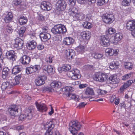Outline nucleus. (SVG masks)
<instances>
[{
  "mask_svg": "<svg viewBox=\"0 0 135 135\" xmlns=\"http://www.w3.org/2000/svg\"><path fill=\"white\" fill-rule=\"evenodd\" d=\"M71 68V66L69 65H64L61 68L64 71H67V75L69 77L74 80L80 78L81 77L79 71L75 69V70H69Z\"/></svg>",
  "mask_w": 135,
  "mask_h": 135,
  "instance_id": "obj_1",
  "label": "nucleus"
},
{
  "mask_svg": "<svg viewBox=\"0 0 135 135\" xmlns=\"http://www.w3.org/2000/svg\"><path fill=\"white\" fill-rule=\"evenodd\" d=\"M69 130L73 135H76L81 129V125L78 120H74L70 121L69 124Z\"/></svg>",
  "mask_w": 135,
  "mask_h": 135,
  "instance_id": "obj_2",
  "label": "nucleus"
},
{
  "mask_svg": "<svg viewBox=\"0 0 135 135\" xmlns=\"http://www.w3.org/2000/svg\"><path fill=\"white\" fill-rule=\"evenodd\" d=\"M76 11V8H70L68 10V12L69 15L72 18H73L74 21L78 20H82L84 18L85 15L82 13H76L75 11Z\"/></svg>",
  "mask_w": 135,
  "mask_h": 135,
  "instance_id": "obj_3",
  "label": "nucleus"
},
{
  "mask_svg": "<svg viewBox=\"0 0 135 135\" xmlns=\"http://www.w3.org/2000/svg\"><path fill=\"white\" fill-rule=\"evenodd\" d=\"M35 109L33 105L29 106L26 109L25 114H21L19 116L20 120L21 121L24 120L26 118L28 119H31L32 117V112Z\"/></svg>",
  "mask_w": 135,
  "mask_h": 135,
  "instance_id": "obj_4",
  "label": "nucleus"
},
{
  "mask_svg": "<svg viewBox=\"0 0 135 135\" xmlns=\"http://www.w3.org/2000/svg\"><path fill=\"white\" fill-rule=\"evenodd\" d=\"M65 26L62 25H56L51 30V32L54 34H63L66 32Z\"/></svg>",
  "mask_w": 135,
  "mask_h": 135,
  "instance_id": "obj_5",
  "label": "nucleus"
},
{
  "mask_svg": "<svg viewBox=\"0 0 135 135\" xmlns=\"http://www.w3.org/2000/svg\"><path fill=\"white\" fill-rule=\"evenodd\" d=\"M7 111L11 116L15 117L18 113V108L17 105H12L9 106Z\"/></svg>",
  "mask_w": 135,
  "mask_h": 135,
  "instance_id": "obj_6",
  "label": "nucleus"
},
{
  "mask_svg": "<svg viewBox=\"0 0 135 135\" xmlns=\"http://www.w3.org/2000/svg\"><path fill=\"white\" fill-rule=\"evenodd\" d=\"M38 111L40 112H46L47 110L48 107L46 104L43 103H40L36 101L35 103Z\"/></svg>",
  "mask_w": 135,
  "mask_h": 135,
  "instance_id": "obj_7",
  "label": "nucleus"
},
{
  "mask_svg": "<svg viewBox=\"0 0 135 135\" xmlns=\"http://www.w3.org/2000/svg\"><path fill=\"white\" fill-rule=\"evenodd\" d=\"M103 21L107 23H110L114 20V16L112 14H104L102 16Z\"/></svg>",
  "mask_w": 135,
  "mask_h": 135,
  "instance_id": "obj_8",
  "label": "nucleus"
},
{
  "mask_svg": "<svg viewBox=\"0 0 135 135\" xmlns=\"http://www.w3.org/2000/svg\"><path fill=\"white\" fill-rule=\"evenodd\" d=\"M62 95L68 100L73 99L76 102L79 101V96L75 93H63Z\"/></svg>",
  "mask_w": 135,
  "mask_h": 135,
  "instance_id": "obj_9",
  "label": "nucleus"
},
{
  "mask_svg": "<svg viewBox=\"0 0 135 135\" xmlns=\"http://www.w3.org/2000/svg\"><path fill=\"white\" fill-rule=\"evenodd\" d=\"M40 67L39 65H36L34 66L27 67L26 69V73L28 74L32 73L39 70Z\"/></svg>",
  "mask_w": 135,
  "mask_h": 135,
  "instance_id": "obj_10",
  "label": "nucleus"
},
{
  "mask_svg": "<svg viewBox=\"0 0 135 135\" xmlns=\"http://www.w3.org/2000/svg\"><path fill=\"white\" fill-rule=\"evenodd\" d=\"M108 75L102 73L101 74H97L94 79L97 81L103 82L105 81L108 78Z\"/></svg>",
  "mask_w": 135,
  "mask_h": 135,
  "instance_id": "obj_11",
  "label": "nucleus"
},
{
  "mask_svg": "<svg viewBox=\"0 0 135 135\" xmlns=\"http://www.w3.org/2000/svg\"><path fill=\"white\" fill-rule=\"evenodd\" d=\"M47 79V77L45 76H41L39 77L35 80V84L39 86L42 85L45 83V80Z\"/></svg>",
  "mask_w": 135,
  "mask_h": 135,
  "instance_id": "obj_12",
  "label": "nucleus"
},
{
  "mask_svg": "<svg viewBox=\"0 0 135 135\" xmlns=\"http://www.w3.org/2000/svg\"><path fill=\"white\" fill-rule=\"evenodd\" d=\"M81 98L83 99L89 98L90 101H94V100H92V98H96L98 97V95H95V93H82Z\"/></svg>",
  "mask_w": 135,
  "mask_h": 135,
  "instance_id": "obj_13",
  "label": "nucleus"
},
{
  "mask_svg": "<svg viewBox=\"0 0 135 135\" xmlns=\"http://www.w3.org/2000/svg\"><path fill=\"white\" fill-rule=\"evenodd\" d=\"M66 4L64 0H59L56 3V6L57 9L63 11L66 8Z\"/></svg>",
  "mask_w": 135,
  "mask_h": 135,
  "instance_id": "obj_14",
  "label": "nucleus"
},
{
  "mask_svg": "<svg viewBox=\"0 0 135 135\" xmlns=\"http://www.w3.org/2000/svg\"><path fill=\"white\" fill-rule=\"evenodd\" d=\"M127 29L129 30H135V20H129L126 24Z\"/></svg>",
  "mask_w": 135,
  "mask_h": 135,
  "instance_id": "obj_15",
  "label": "nucleus"
},
{
  "mask_svg": "<svg viewBox=\"0 0 135 135\" xmlns=\"http://www.w3.org/2000/svg\"><path fill=\"white\" fill-rule=\"evenodd\" d=\"M40 7L43 10L49 11L52 8V5L48 2L44 1L41 3Z\"/></svg>",
  "mask_w": 135,
  "mask_h": 135,
  "instance_id": "obj_16",
  "label": "nucleus"
},
{
  "mask_svg": "<svg viewBox=\"0 0 135 135\" xmlns=\"http://www.w3.org/2000/svg\"><path fill=\"white\" fill-rule=\"evenodd\" d=\"M6 56L7 58L13 61L15 60L16 58L15 55V52L13 50H10L7 51L6 53Z\"/></svg>",
  "mask_w": 135,
  "mask_h": 135,
  "instance_id": "obj_17",
  "label": "nucleus"
},
{
  "mask_svg": "<svg viewBox=\"0 0 135 135\" xmlns=\"http://www.w3.org/2000/svg\"><path fill=\"white\" fill-rule=\"evenodd\" d=\"M13 3L15 6L18 7L21 10L25 8V5L22 0H14Z\"/></svg>",
  "mask_w": 135,
  "mask_h": 135,
  "instance_id": "obj_18",
  "label": "nucleus"
},
{
  "mask_svg": "<svg viewBox=\"0 0 135 135\" xmlns=\"http://www.w3.org/2000/svg\"><path fill=\"white\" fill-rule=\"evenodd\" d=\"M44 127L45 129H48L53 130L55 127V124L53 121H48L44 124Z\"/></svg>",
  "mask_w": 135,
  "mask_h": 135,
  "instance_id": "obj_19",
  "label": "nucleus"
},
{
  "mask_svg": "<svg viewBox=\"0 0 135 135\" xmlns=\"http://www.w3.org/2000/svg\"><path fill=\"white\" fill-rule=\"evenodd\" d=\"M20 60L22 64L27 65L31 61V59L28 56L24 55L20 58Z\"/></svg>",
  "mask_w": 135,
  "mask_h": 135,
  "instance_id": "obj_20",
  "label": "nucleus"
},
{
  "mask_svg": "<svg viewBox=\"0 0 135 135\" xmlns=\"http://www.w3.org/2000/svg\"><path fill=\"white\" fill-rule=\"evenodd\" d=\"M110 83L113 84H115L118 83L119 81V78H117V76L115 75H111L107 79Z\"/></svg>",
  "mask_w": 135,
  "mask_h": 135,
  "instance_id": "obj_21",
  "label": "nucleus"
},
{
  "mask_svg": "<svg viewBox=\"0 0 135 135\" xmlns=\"http://www.w3.org/2000/svg\"><path fill=\"white\" fill-rule=\"evenodd\" d=\"M15 42L14 44V46L16 48H18V49H22L23 46L24 41L23 40L21 39H16L15 40Z\"/></svg>",
  "mask_w": 135,
  "mask_h": 135,
  "instance_id": "obj_22",
  "label": "nucleus"
},
{
  "mask_svg": "<svg viewBox=\"0 0 135 135\" xmlns=\"http://www.w3.org/2000/svg\"><path fill=\"white\" fill-rule=\"evenodd\" d=\"M109 40L104 36H102L101 38L100 44L104 47H108L110 45Z\"/></svg>",
  "mask_w": 135,
  "mask_h": 135,
  "instance_id": "obj_23",
  "label": "nucleus"
},
{
  "mask_svg": "<svg viewBox=\"0 0 135 135\" xmlns=\"http://www.w3.org/2000/svg\"><path fill=\"white\" fill-rule=\"evenodd\" d=\"M62 85V83L60 82L57 81H53L50 84V86L55 89L60 88Z\"/></svg>",
  "mask_w": 135,
  "mask_h": 135,
  "instance_id": "obj_24",
  "label": "nucleus"
},
{
  "mask_svg": "<svg viewBox=\"0 0 135 135\" xmlns=\"http://www.w3.org/2000/svg\"><path fill=\"white\" fill-rule=\"evenodd\" d=\"M66 51V55L67 58L71 59L75 56V52L72 49H68Z\"/></svg>",
  "mask_w": 135,
  "mask_h": 135,
  "instance_id": "obj_25",
  "label": "nucleus"
},
{
  "mask_svg": "<svg viewBox=\"0 0 135 135\" xmlns=\"http://www.w3.org/2000/svg\"><path fill=\"white\" fill-rule=\"evenodd\" d=\"M122 38V35L120 33H117L114 36V39L113 43L116 45L118 41L120 40Z\"/></svg>",
  "mask_w": 135,
  "mask_h": 135,
  "instance_id": "obj_26",
  "label": "nucleus"
},
{
  "mask_svg": "<svg viewBox=\"0 0 135 135\" xmlns=\"http://www.w3.org/2000/svg\"><path fill=\"white\" fill-rule=\"evenodd\" d=\"M40 36L42 41H43V40H45L49 39L51 37L50 35L46 32H43L40 33Z\"/></svg>",
  "mask_w": 135,
  "mask_h": 135,
  "instance_id": "obj_27",
  "label": "nucleus"
},
{
  "mask_svg": "<svg viewBox=\"0 0 135 135\" xmlns=\"http://www.w3.org/2000/svg\"><path fill=\"white\" fill-rule=\"evenodd\" d=\"M74 40L71 37H66L64 39L63 43L65 45H69L72 44L74 42Z\"/></svg>",
  "mask_w": 135,
  "mask_h": 135,
  "instance_id": "obj_28",
  "label": "nucleus"
},
{
  "mask_svg": "<svg viewBox=\"0 0 135 135\" xmlns=\"http://www.w3.org/2000/svg\"><path fill=\"white\" fill-rule=\"evenodd\" d=\"M80 35L83 39L88 40L89 39L90 37V33L88 31L81 32Z\"/></svg>",
  "mask_w": 135,
  "mask_h": 135,
  "instance_id": "obj_29",
  "label": "nucleus"
},
{
  "mask_svg": "<svg viewBox=\"0 0 135 135\" xmlns=\"http://www.w3.org/2000/svg\"><path fill=\"white\" fill-rule=\"evenodd\" d=\"M10 72L9 69L8 68H4L2 71V77L4 79L8 76Z\"/></svg>",
  "mask_w": 135,
  "mask_h": 135,
  "instance_id": "obj_30",
  "label": "nucleus"
},
{
  "mask_svg": "<svg viewBox=\"0 0 135 135\" xmlns=\"http://www.w3.org/2000/svg\"><path fill=\"white\" fill-rule=\"evenodd\" d=\"M43 92H57L56 89L52 88L51 87L45 86L42 88Z\"/></svg>",
  "mask_w": 135,
  "mask_h": 135,
  "instance_id": "obj_31",
  "label": "nucleus"
},
{
  "mask_svg": "<svg viewBox=\"0 0 135 135\" xmlns=\"http://www.w3.org/2000/svg\"><path fill=\"white\" fill-rule=\"evenodd\" d=\"M43 69L49 74L51 73L53 71V67L50 65H45L43 67Z\"/></svg>",
  "mask_w": 135,
  "mask_h": 135,
  "instance_id": "obj_32",
  "label": "nucleus"
},
{
  "mask_svg": "<svg viewBox=\"0 0 135 135\" xmlns=\"http://www.w3.org/2000/svg\"><path fill=\"white\" fill-rule=\"evenodd\" d=\"M119 66V63L118 61L112 62L110 64L109 68L112 69H117Z\"/></svg>",
  "mask_w": 135,
  "mask_h": 135,
  "instance_id": "obj_33",
  "label": "nucleus"
},
{
  "mask_svg": "<svg viewBox=\"0 0 135 135\" xmlns=\"http://www.w3.org/2000/svg\"><path fill=\"white\" fill-rule=\"evenodd\" d=\"M21 70V66H16L12 69V73L14 75H16Z\"/></svg>",
  "mask_w": 135,
  "mask_h": 135,
  "instance_id": "obj_34",
  "label": "nucleus"
},
{
  "mask_svg": "<svg viewBox=\"0 0 135 135\" xmlns=\"http://www.w3.org/2000/svg\"><path fill=\"white\" fill-rule=\"evenodd\" d=\"M62 91L64 92H68L70 93L73 91L74 89L71 86H66L61 89Z\"/></svg>",
  "mask_w": 135,
  "mask_h": 135,
  "instance_id": "obj_35",
  "label": "nucleus"
},
{
  "mask_svg": "<svg viewBox=\"0 0 135 135\" xmlns=\"http://www.w3.org/2000/svg\"><path fill=\"white\" fill-rule=\"evenodd\" d=\"M36 43L34 40H32L28 44V48L30 50H32L36 47Z\"/></svg>",
  "mask_w": 135,
  "mask_h": 135,
  "instance_id": "obj_36",
  "label": "nucleus"
},
{
  "mask_svg": "<svg viewBox=\"0 0 135 135\" xmlns=\"http://www.w3.org/2000/svg\"><path fill=\"white\" fill-rule=\"evenodd\" d=\"M18 21L20 24L21 25L26 24L27 21V18L23 16H21L18 19Z\"/></svg>",
  "mask_w": 135,
  "mask_h": 135,
  "instance_id": "obj_37",
  "label": "nucleus"
},
{
  "mask_svg": "<svg viewBox=\"0 0 135 135\" xmlns=\"http://www.w3.org/2000/svg\"><path fill=\"white\" fill-rule=\"evenodd\" d=\"M12 17L13 15L12 13L10 12H8L4 18V20L6 22L8 23L11 21Z\"/></svg>",
  "mask_w": 135,
  "mask_h": 135,
  "instance_id": "obj_38",
  "label": "nucleus"
},
{
  "mask_svg": "<svg viewBox=\"0 0 135 135\" xmlns=\"http://www.w3.org/2000/svg\"><path fill=\"white\" fill-rule=\"evenodd\" d=\"M105 52L107 55L111 56L114 54V50L112 48H108L106 49Z\"/></svg>",
  "mask_w": 135,
  "mask_h": 135,
  "instance_id": "obj_39",
  "label": "nucleus"
},
{
  "mask_svg": "<svg viewBox=\"0 0 135 135\" xmlns=\"http://www.w3.org/2000/svg\"><path fill=\"white\" fill-rule=\"evenodd\" d=\"M124 66L126 69L131 70L133 67V64L131 62H126L124 63Z\"/></svg>",
  "mask_w": 135,
  "mask_h": 135,
  "instance_id": "obj_40",
  "label": "nucleus"
},
{
  "mask_svg": "<svg viewBox=\"0 0 135 135\" xmlns=\"http://www.w3.org/2000/svg\"><path fill=\"white\" fill-rule=\"evenodd\" d=\"M75 50L78 52L82 54L84 52L85 47L84 46L80 45L77 47Z\"/></svg>",
  "mask_w": 135,
  "mask_h": 135,
  "instance_id": "obj_41",
  "label": "nucleus"
},
{
  "mask_svg": "<svg viewBox=\"0 0 135 135\" xmlns=\"http://www.w3.org/2000/svg\"><path fill=\"white\" fill-rule=\"evenodd\" d=\"M21 75V74H20L16 76L15 78V82H14L13 83V85H17L20 83V80L22 76Z\"/></svg>",
  "mask_w": 135,
  "mask_h": 135,
  "instance_id": "obj_42",
  "label": "nucleus"
},
{
  "mask_svg": "<svg viewBox=\"0 0 135 135\" xmlns=\"http://www.w3.org/2000/svg\"><path fill=\"white\" fill-rule=\"evenodd\" d=\"M115 32V30L112 28H109L108 30L106 31L107 35L108 36L109 35H112Z\"/></svg>",
  "mask_w": 135,
  "mask_h": 135,
  "instance_id": "obj_43",
  "label": "nucleus"
},
{
  "mask_svg": "<svg viewBox=\"0 0 135 135\" xmlns=\"http://www.w3.org/2000/svg\"><path fill=\"white\" fill-rule=\"evenodd\" d=\"M83 27L85 28L90 29L92 26V25L90 22L87 21L84 22L82 24Z\"/></svg>",
  "mask_w": 135,
  "mask_h": 135,
  "instance_id": "obj_44",
  "label": "nucleus"
},
{
  "mask_svg": "<svg viewBox=\"0 0 135 135\" xmlns=\"http://www.w3.org/2000/svg\"><path fill=\"white\" fill-rule=\"evenodd\" d=\"M26 28L25 27H21L19 31V35L20 36L22 37L24 33L26 30Z\"/></svg>",
  "mask_w": 135,
  "mask_h": 135,
  "instance_id": "obj_45",
  "label": "nucleus"
},
{
  "mask_svg": "<svg viewBox=\"0 0 135 135\" xmlns=\"http://www.w3.org/2000/svg\"><path fill=\"white\" fill-rule=\"evenodd\" d=\"M93 56L96 59H100L102 58L103 55L102 54L98 53H94L92 54Z\"/></svg>",
  "mask_w": 135,
  "mask_h": 135,
  "instance_id": "obj_46",
  "label": "nucleus"
},
{
  "mask_svg": "<svg viewBox=\"0 0 135 135\" xmlns=\"http://www.w3.org/2000/svg\"><path fill=\"white\" fill-rule=\"evenodd\" d=\"M9 85V83L8 82L3 83L1 86V88L2 90H4Z\"/></svg>",
  "mask_w": 135,
  "mask_h": 135,
  "instance_id": "obj_47",
  "label": "nucleus"
},
{
  "mask_svg": "<svg viewBox=\"0 0 135 135\" xmlns=\"http://www.w3.org/2000/svg\"><path fill=\"white\" fill-rule=\"evenodd\" d=\"M131 1V0H123L122 4L123 6H128L130 5Z\"/></svg>",
  "mask_w": 135,
  "mask_h": 135,
  "instance_id": "obj_48",
  "label": "nucleus"
},
{
  "mask_svg": "<svg viewBox=\"0 0 135 135\" xmlns=\"http://www.w3.org/2000/svg\"><path fill=\"white\" fill-rule=\"evenodd\" d=\"M46 132L45 133V135H52L53 134V130L46 129Z\"/></svg>",
  "mask_w": 135,
  "mask_h": 135,
  "instance_id": "obj_49",
  "label": "nucleus"
},
{
  "mask_svg": "<svg viewBox=\"0 0 135 135\" xmlns=\"http://www.w3.org/2000/svg\"><path fill=\"white\" fill-rule=\"evenodd\" d=\"M133 82V81L132 80H128L126 83H124V85L125 88H127L129 86L131 85L132 83Z\"/></svg>",
  "mask_w": 135,
  "mask_h": 135,
  "instance_id": "obj_50",
  "label": "nucleus"
},
{
  "mask_svg": "<svg viewBox=\"0 0 135 135\" xmlns=\"http://www.w3.org/2000/svg\"><path fill=\"white\" fill-rule=\"evenodd\" d=\"M116 97L115 95H112L110 96L109 97V99L110 102L111 103L113 102L114 100L116 98Z\"/></svg>",
  "mask_w": 135,
  "mask_h": 135,
  "instance_id": "obj_51",
  "label": "nucleus"
},
{
  "mask_svg": "<svg viewBox=\"0 0 135 135\" xmlns=\"http://www.w3.org/2000/svg\"><path fill=\"white\" fill-rule=\"evenodd\" d=\"M131 74L130 73L126 74L123 76L122 79L124 80H125L129 78L131 76Z\"/></svg>",
  "mask_w": 135,
  "mask_h": 135,
  "instance_id": "obj_52",
  "label": "nucleus"
},
{
  "mask_svg": "<svg viewBox=\"0 0 135 135\" xmlns=\"http://www.w3.org/2000/svg\"><path fill=\"white\" fill-rule=\"evenodd\" d=\"M6 29L7 32L9 33H11L13 30L12 27L10 26L9 25H7Z\"/></svg>",
  "mask_w": 135,
  "mask_h": 135,
  "instance_id": "obj_53",
  "label": "nucleus"
},
{
  "mask_svg": "<svg viewBox=\"0 0 135 135\" xmlns=\"http://www.w3.org/2000/svg\"><path fill=\"white\" fill-rule=\"evenodd\" d=\"M105 2V0H98L97 4L99 6H102Z\"/></svg>",
  "mask_w": 135,
  "mask_h": 135,
  "instance_id": "obj_54",
  "label": "nucleus"
},
{
  "mask_svg": "<svg viewBox=\"0 0 135 135\" xmlns=\"http://www.w3.org/2000/svg\"><path fill=\"white\" fill-rule=\"evenodd\" d=\"M87 103L84 102H82L80 103L78 105V107L80 108H81L84 107L86 105Z\"/></svg>",
  "mask_w": 135,
  "mask_h": 135,
  "instance_id": "obj_55",
  "label": "nucleus"
},
{
  "mask_svg": "<svg viewBox=\"0 0 135 135\" xmlns=\"http://www.w3.org/2000/svg\"><path fill=\"white\" fill-rule=\"evenodd\" d=\"M85 93H94V91L92 89L87 87Z\"/></svg>",
  "mask_w": 135,
  "mask_h": 135,
  "instance_id": "obj_56",
  "label": "nucleus"
},
{
  "mask_svg": "<svg viewBox=\"0 0 135 135\" xmlns=\"http://www.w3.org/2000/svg\"><path fill=\"white\" fill-rule=\"evenodd\" d=\"M53 57L52 56H49L47 59V61L50 63H51L52 62V59Z\"/></svg>",
  "mask_w": 135,
  "mask_h": 135,
  "instance_id": "obj_57",
  "label": "nucleus"
},
{
  "mask_svg": "<svg viewBox=\"0 0 135 135\" xmlns=\"http://www.w3.org/2000/svg\"><path fill=\"white\" fill-rule=\"evenodd\" d=\"M44 48V46L42 44H39L37 46V48L38 50H41Z\"/></svg>",
  "mask_w": 135,
  "mask_h": 135,
  "instance_id": "obj_58",
  "label": "nucleus"
},
{
  "mask_svg": "<svg viewBox=\"0 0 135 135\" xmlns=\"http://www.w3.org/2000/svg\"><path fill=\"white\" fill-rule=\"evenodd\" d=\"M119 102L120 99L119 98H116L115 100L114 103L115 105H118L119 104Z\"/></svg>",
  "mask_w": 135,
  "mask_h": 135,
  "instance_id": "obj_59",
  "label": "nucleus"
},
{
  "mask_svg": "<svg viewBox=\"0 0 135 135\" xmlns=\"http://www.w3.org/2000/svg\"><path fill=\"white\" fill-rule=\"evenodd\" d=\"M70 2V4L71 5H75L76 3V0H69Z\"/></svg>",
  "mask_w": 135,
  "mask_h": 135,
  "instance_id": "obj_60",
  "label": "nucleus"
},
{
  "mask_svg": "<svg viewBox=\"0 0 135 135\" xmlns=\"http://www.w3.org/2000/svg\"><path fill=\"white\" fill-rule=\"evenodd\" d=\"M87 85L85 84H80L79 85V87L80 88H83L86 87Z\"/></svg>",
  "mask_w": 135,
  "mask_h": 135,
  "instance_id": "obj_61",
  "label": "nucleus"
},
{
  "mask_svg": "<svg viewBox=\"0 0 135 135\" xmlns=\"http://www.w3.org/2000/svg\"><path fill=\"white\" fill-rule=\"evenodd\" d=\"M97 93H103V92L106 93L107 92L105 90H103L99 89L97 90Z\"/></svg>",
  "mask_w": 135,
  "mask_h": 135,
  "instance_id": "obj_62",
  "label": "nucleus"
},
{
  "mask_svg": "<svg viewBox=\"0 0 135 135\" xmlns=\"http://www.w3.org/2000/svg\"><path fill=\"white\" fill-rule=\"evenodd\" d=\"M24 128V127L23 126H18L16 127L17 130L20 131L22 129Z\"/></svg>",
  "mask_w": 135,
  "mask_h": 135,
  "instance_id": "obj_63",
  "label": "nucleus"
},
{
  "mask_svg": "<svg viewBox=\"0 0 135 135\" xmlns=\"http://www.w3.org/2000/svg\"><path fill=\"white\" fill-rule=\"evenodd\" d=\"M38 18L39 20H44V18L42 15L40 14L39 15Z\"/></svg>",
  "mask_w": 135,
  "mask_h": 135,
  "instance_id": "obj_64",
  "label": "nucleus"
}]
</instances>
